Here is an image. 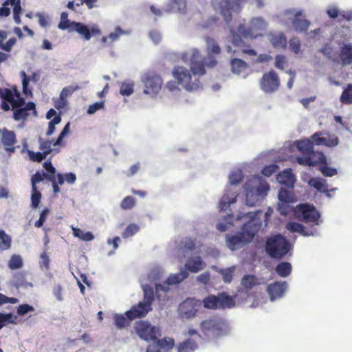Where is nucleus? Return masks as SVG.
<instances>
[{
  "instance_id": "1",
  "label": "nucleus",
  "mask_w": 352,
  "mask_h": 352,
  "mask_svg": "<svg viewBox=\"0 0 352 352\" xmlns=\"http://www.w3.org/2000/svg\"><path fill=\"white\" fill-rule=\"evenodd\" d=\"M206 43V50L208 58H202L201 52L197 48H193L189 52L182 54V60L187 63L189 61L190 71L195 76H203L206 74V67H214L217 64V61L213 55H217L221 53V48L217 42L209 37L205 38Z\"/></svg>"
},
{
  "instance_id": "2",
  "label": "nucleus",
  "mask_w": 352,
  "mask_h": 352,
  "mask_svg": "<svg viewBox=\"0 0 352 352\" xmlns=\"http://www.w3.org/2000/svg\"><path fill=\"white\" fill-rule=\"evenodd\" d=\"M262 214V211L258 210L256 212H249L244 217L249 219V221L244 223L242 231L235 235H227V245L228 248L234 250L252 241L259 231L262 222L258 214Z\"/></svg>"
},
{
  "instance_id": "3",
  "label": "nucleus",
  "mask_w": 352,
  "mask_h": 352,
  "mask_svg": "<svg viewBox=\"0 0 352 352\" xmlns=\"http://www.w3.org/2000/svg\"><path fill=\"white\" fill-rule=\"evenodd\" d=\"M319 52L333 63L341 65L343 67L349 66L352 64L351 43H340L338 51H335L333 47L329 43H326Z\"/></svg>"
},
{
  "instance_id": "4",
  "label": "nucleus",
  "mask_w": 352,
  "mask_h": 352,
  "mask_svg": "<svg viewBox=\"0 0 352 352\" xmlns=\"http://www.w3.org/2000/svg\"><path fill=\"white\" fill-rule=\"evenodd\" d=\"M200 329L206 337L211 338L226 336L229 332L226 320L218 316L204 320L200 324Z\"/></svg>"
},
{
  "instance_id": "5",
  "label": "nucleus",
  "mask_w": 352,
  "mask_h": 352,
  "mask_svg": "<svg viewBox=\"0 0 352 352\" xmlns=\"http://www.w3.org/2000/svg\"><path fill=\"white\" fill-rule=\"evenodd\" d=\"M265 248L270 257L281 258L290 250V244L285 237L276 234L267 239Z\"/></svg>"
},
{
  "instance_id": "6",
  "label": "nucleus",
  "mask_w": 352,
  "mask_h": 352,
  "mask_svg": "<svg viewBox=\"0 0 352 352\" xmlns=\"http://www.w3.org/2000/svg\"><path fill=\"white\" fill-rule=\"evenodd\" d=\"M236 296H232L226 292H220L218 294H210L202 300L204 307L208 309H226L235 306Z\"/></svg>"
},
{
  "instance_id": "7",
  "label": "nucleus",
  "mask_w": 352,
  "mask_h": 352,
  "mask_svg": "<svg viewBox=\"0 0 352 352\" xmlns=\"http://www.w3.org/2000/svg\"><path fill=\"white\" fill-rule=\"evenodd\" d=\"M295 215L297 219L306 223H312L318 225L320 214L314 206L308 204L298 205L295 209Z\"/></svg>"
},
{
  "instance_id": "8",
  "label": "nucleus",
  "mask_w": 352,
  "mask_h": 352,
  "mask_svg": "<svg viewBox=\"0 0 352 352\" xmlns=\"http://www.w3.org/2000/svg\"><path fill=\"white\" fill-rule=\"evenodd\" d=\"M173 74L177 80V83L182 85L184 88L187 91L197 90L200 87V82H191V74L190 71L184 67L176 66L173 71Z\"/></svg>"
},
{
  "instance_id": "9",
  "label": "nucleus",
  "mask_w": 352,
  "mask_h": 352,
  "mask_svg": "<svg viewBox=\"0 0 352 352\" xmlns=\"http://www.w3.org/2000/svg\"><path fill=\"white\" fill-rule=\"evenodd\" d=\"M188 276L186 270H182L179 273L172 274L168 276L166 281L162 284L155 285V295L159 300H165L166 293L169 290V285L179 283Z\"/></svg>"
},
{
  "instance_id": "10",
  "label": "nucleus",
  "mask_w": 352,
  "mask_h": 352,
  "mask_svg": "<svg viewBox=\"0 0 352 352\" xmlns=\"http://www.w3.org/2000/svg\"><path fill=\"white\" fill-rule=\"evenodd\" d=\"M135 329L140 338L146 341H155L161 336L160 329L146 321L135 322Z\"/></svg>"
},
{
  "instance_id": "11",
  "label": "nucleus",
  "mask_w": 352,
  "mask_h": 352,
  "mask_svg": "<svg viewBox=\"0 0 352 352\" xmlns=\"http://www.w3.org/2000/svg\"><path fill=\"white\" fill-rule=\"evenodd\" d=\"M259 82L261 89L267 94L276 91L280 85L279 77L273 69L265 73L260 79Z\"/></svg>"
},
{
  "instance_id": "12",
  "label": "nucleus",
  "mask_w": 352,
  "mask_h": 352,
  "mask_svg": "<svg viewBox=\"0 0 352 352\" xmlns=\"http://www.w3.org/2000/svg\"><path fill=\"white\" fill-rule=\"evenodd\" d=\"M266 23L261 18H254L251 20L250 25L245 28L244 25L239 27V32L244 37L256 38L261 36V31L265 28Z\"/></svg>"
},
{
  "instance_id": "13",
  "label": "nucleus",
  "mask_w": 352,
  "mask_h": 352,
  "mask_svg": "<svg viewBox=\"0 0 352 352\" xmlns=\"http://www.w3.org/2000/svg\"><path fill=\"white\" fill-rule=\"evenodd\" d=\"M242 7V0H221L219 8L221 14L228 23L232 21V12H239Z\"/></svg>"
},
{
  "instance_id": "14",
  "label": "nucleus",
  "mask_w": 352,
  "mask_h": 352,
  "mask_svg": "<svg viewBox=\"0 0 352 352\" xmlns=\"http://www.w3.org/2000/svg\"><path fill=\"white\" fill-rule=\"evenodd\" d=\"M311 139L316 146H325L335 147L339 144L340 140L337 135L327 131H321L314 133Z\"/></svg>"
},
{
  "instance_id": "15",
  "label": "nucleus",
  "mask_w": 352,
  "mask_h": 352,
  "mask_svg": "<svg viewBox=\"0 0 352 352\" xmlns=\"http://www.w3.org/2000/svg\"><path fill=\"white\" fill-rule=\"evenodd\" d=\"M244 188L245 190L246 203L250 206H254L256 205L260 199V197H263L267 195V191L269 190L267 184L264 186H261L255 188H250L249 183L246 182L244 184Z\"/></svg>"
},
{
  "instance_id": "16",
  "label": "nucleus",
  "mask_w": 352,
  "mask_h": 352,
  "mask_svg": "<svg viewBox=\"0 0 352 352\" xmlns=\"http://www.w3.org/2000/svg\"><path fill=\"white\" fill-rule=\"evenodd\" d=\"M200 305V301L198 300L192 298H186L179 305V314L182 318H192L197 315Z\"/></svg>"
},
{
  "instance_id": "17",
  "label": "nucleus",
  "mask_w": 352,
  "mask_h": 352,
  "mask_svg": "<svg viewBox=\"0 0 352 352\" xmlns=\"http://www.w3.org/2000/svg\"><path fill=\"white\" fill-rule=\"evenodd\" d=\"M144 85V92L146 94H156L161 89L162 80L161 77L153 73H146L142 78Z\"/></svg>"
},
{
  "instance_id": "18",
  "label": "nucleus",
  "mask_w": 352,
  "mask_h": 352,
  "mask_svg": "<svg viewBox=\"0 0 352 352\" xmlns=\"http://www.w3.org/2000/svg\"><path fill=\"white\" fill-rule=\"evenodd\" d=\"M296 162L302 166H315L318 164H327V158L322 152L314 149L307 155L296 157Z\"/></svg>"
},
{
  "instance_id": "19",
  "label": "nucleus",
  "mask_w": 352,
  "mask_h": 352,
  "mask_svg": "<svg viewBox=\"0 0 352 352\" xmlns=\"http://www.w3.org/2000/svg\"><path fill=\"white\" fill-rule=\"evenodd\" d=\"M152 310V307L144 302H140L138 305H133L131 309L126 311L125 315L129 320L135 318H141Z\"/></svg>"
},
{
  "instance_id": "20",
  "label": "nucleus",
  "mask_w": 352,
  "mask_h": 352,
  "mask_svg": "<svg viewBox=\"0 0 352 352\" xmlns=\"http://www.w3.org/2000/svg\"><path fill=\"white\" fill-rule=\"evenodd\" d=\"M0 140L7 151L10 153L15 151V148L13 146L16 142L14 132L6 129H0Z\"/></svg>"
},
{
  "instance_id": "21",
  "label": "nucleus",
  "mask_w": 352,
  "mask_h": 352,
  "mask_svg": "<svg viewBox=\"0 0 352 352\" xmlns=\"http://www.w3.org/2000/svg\"><path fill=\"white\" fill-rule=\"evenodd\" d=\"M292 24L296 32H306L308 30L311 23L305 19V16L303 14L302 12L300 10L295 13L292 21Z\"/></svg>"
},
{
  "instance_id": "22",
  "label": "nucleus",
  "mask_w": 352,
  "mask_h": 352,
  "mask_svg": "<svg viewBox=\"0 0 352 352\" xmlns=\"http://www.w3.org/2000/svg\"><path fill=\"white\" fill-rule=\"evenodd\" d=\"M287 283L285 281H276L270 284L267 287V291L272 300L283 296L287 289Z\"/></svg>"
},
{
  "instance_id": "23",
  "label": "nucleus",
  "mask_w": 352,
  "mask_h": 352,
  "mask_svg": "<svg viewBox=\"0 0 352 352\" xmlns=\"http://www.w3.org/2000/svg\"><path fill=\"white\" fill-rule=\"evenodd\" d=\"M32 111L34 116H36L35 104L30 102L23 107L15 109L14 110L13 118L15 120H26L30 115V111Z\"/></svg>"
},
{
  "instance_id": "24",
  "label": "nucleus",
  "mask_w": 352,
  "mask_h": 352,
  "mask_svg": "<svg viewBox=\"0 0 352 352\" xmlns=\"http://www.w3.org/2000/svg\"><path fill=\"white\" fill-rule=\"evenodd\" d=\"M278 182L289 188H293L296 178L291 169H286L277 175Z\"/></svg>"
},
{
  "instance_id": "25",
  "label": "nucleus",
  "mask_w": 352,
  "mask_h": 352,
  "mask_svg": "<svg viewBox=\"0 0 352 352\" xmlns=\"http://www.w3.org/2000/svg\"><path fill=\"white\" fill-rule=\"evenodd\" d=\"M231 71L237 75H243L245 77L247 74L248 65L240 58H233L230 61Z\"/></svg>"
},
{
  "instance_id": "26",
  "label": "nucleus",
  "mask_w": 352,
  "mask_h": 352,
  "mask_svg": "<svg viewBox=\"0 0 352 352\" xmlns=\"http://www.w3.org/2000/svg\"><path fill=\"white\" fill-rule=\"evenodd\" d=\"M186 268L190 272L197 273L206 267V263L200 256L190 258L185 264Z\"/></svg>"
},
{
  "instance_id": "27",
  "label": "nucleus",
  "mask_w": 352,
  "mask_h": 352,
  "mask_svg": "<svg viewBox=\"0 0 352 352\" xmlns=\"http://www.w3.org/2000/svg\"><path fill=\"white\" fill-rule=\"evenodd\" d=\"M126 31L123 30L120 27L116 28L113 32H111L108 36H102L100 43L102 45H111L115 41H118L122 35L126 34Z\"/></svg>"
},
{
  "instance_id": "28",
  "label": "nucleus",
  "mask_w": 352,
  "mask_h": 352,
  "mask_svg": "<svg viewBox=\"0 0 352 352\" xmlns=\"http://www.w3.org/2000/svg\"><path fill=\"white\" fill-rule=\"evenodd\" d=\"M269 41L275 48H285L287 45L286 36L283 32L271 33L269 34Z\"/></svg>"
},
{
  "instance_id": "29",
  "label": "nucleus",
  "mask_w": 352,
  "mask_h": 352,
  "mask_svg": "<svg viewBox=\"0 0 352 352\" xmlns=\"http://www.w3.org/2000/svg\"><path fill=\"white\" fill-rule=\"evenodd\" d=\"M232 43L236 47H241V51L244 54L252 56L256 55V51L252 49H250L249 46L245 44V42L242 39L241 36L237 34H233Z\"/></svg>"
},
{
  "instance_id": "30",
  "label": "nucleus",
  "mask_w": 352,
  "mask_h": 352,
  "mask_svg": "<svg viewBox=\"0 0 352 352\" xmlns=\"http://www.w3.org/2000/svg\"><path fill=\"white\" fill-rule=\"evenodd\" d=\"M314 141L310 139H304L297 141L296 147L302 155H307L314 150Z\"/></svg>"
},
{
  "instance_id": "31",
  "label": "nucleus",
  "mask_w": 352,
  "mask_h": 352,
  "mask_svg": "<svg viewBox=\"0 0 352 352\" xmlns=\"http://www.w3.org/2000/svg\"><path fill=\"white\" fill-rule=\"evenodd\" d=\"M286 228L292 232H298L303 236L313 235L314 232L307 231L305 227L297 222H289L286 224Z\"/></svg>"
},
{
  "instance_id": "32",
  "label": "nucleus",
  "mask_w": 352,
  "mask_h": 352,
  "mask_svg": "<svg viewBox=\"0 0 352 352\" xmlns=\"http://www.w3.org/2000/svg\"><path fill=\"white\" fill-rule=\"evenodd\" d=\"M67 30L69 32H76L83 36L85 40H88V27L80 23L72 21Z\"/></svg>"
},
{
  "instance_id": "33",
  "label": "nucleus",
  "mask_w": 352,
  "mask_h": 352,
  "mask_svg": "<svg viewBox=\"0 0 352 352\" xmlns=\"http://www.w3.org/2000/svg\"><path fill=\"white\" fill-rule=\"evenodd\" d=\"M177 348V352H193L197 348V344L194 340L188 338L180 342Z\"/></svg>"
},
{
  "instance_id": "34",
  "label": "nucleus",
  "mask_w": 352,
  "mask_h": 352,
  "mask_svg": "<svg viewBox=\"0 0 352 352\" xmlns=\"http://www.w3.org/2000/svg\"><path fill=\"white\" fill-rule=\"evenodd\" d=\"M25 275L26 272H21L15 274L14 285L16 287H22L24 289H28V287H33V284L26 280Z\"/></svg>"
},
{
  "instance_id": "35",
  "label": "nucleus",
  "mask_w": 352,
  "mask_h": 352,
  "mask_svg": "<svg viewBox=\"0 0 352 352\" xmlns=\"http://www.w3.org/2000/svg\"><path fill=\"white\" fill-rule=\"evenodd\" d=\"M309 184L316 188V190L322 192H328V186L327 184V182L324 179L322 178H311Z\"/></svg>"
},
{
  "instance_id": "36",
  "label": "nucleus",
  "mask_w": 352,
  "mask_h": 352,
  "mask_svg": "<svg viewBox=\"0 0 352 352\" xmlns=\"http://www.w3.org/2000/svg\"><path fill=\"white\" fill-rule=\"evenodd\" d=\"M275 270L280 277H287L292 272V265L288 262H281L276 265Z\"/></svg>"
},
{
  "instance_id": "37",
  "label": "nucleus",
  "mask_w": 352,
  "mask_h": 352,
  "mask_svg": "<svg viewBox=\"0 0 352 352\" xmlns=\"http://www.w3.org/2000/svg\"><path fill=\"white\" fill-rule=\"evenodd\" d=\"M340 100L342 104H352V83L348 84L343 89Z\"/></svg>"
},
{
  "instance_id": "38",
  "label": "nucleus",
  "mask_w": 352,
  "mask_h": 352,
  "mask_svg": "<svg viewBox=\"0 0 352 352\" xmlns=\"http://www.w3.org/2000/svg\"><path fill=\"white\" fill-rule=\"evenodd\" d=\"M17 316L12 313L3 314L0 312V329L8 324H16Z\"/></svg>"
},
{
  "instance_id": "39",
  "label": "nucleus",
  "mask_w": 352,
  "mask_h": 352,
  "mask_svg": "<svg viewBox=\"0 0 352 352\" xmlns=\"http://www.w3.org/2000/svg\"><path fill=\"white\" fill-rule=\"evenodd\" d=\"M144 292V302L149 306H151L154 301V291L153 288L149 285H146L143 287Z\"/></svg>"
},
{
  "instance_id": "40",
  "label": "nucleus",
  "mask_w": 352,
  "mask_h": 352,
  "mask_svg": "<svg viewBox=\"0 0 352 352\" xmlns=\"http://www.w3.org/2000/svg\"><path fill=\"white\" fill-rule=\"evenodd\" d=\"M7 96H6L7 99L10 100V104L12 106L13 109L21 108L25 107V100L22 98H19V99L15 100L12 91L9 89H6Z\"/></svg>"
},
{
  "instance_id": "41",
  "label": "nucleus",
  "mask_w": 352,
  "mask_h": 352,
  "mask_svg": "<svg viewBox=\"0 0 352 352\" xmlns=\"http://www.w3.org/2000/svg\"><path fill=\"white\" fill-rule=\"evenodd\" d=\"M11 245V239L3 230H0V250H8Z\"/></svg>"
},
{
  "instance_id": "42",
  "label": "nucleus",
  "mask_w": 352,
  "mask_h": 352,
  "mask_svg": "<svg viewBox=\"0 0 352 352\" xmlns=\"http://www.w3.org/2000/svg\"><path fill=\"white\" fill-rule=\"evenodd\" d=\"M236 195H234L232 198H230L228 195H223L219 204L220 210H227L231 204L234 203L236 201Z\"/></svg>"
},
{
  "instance_id": "43",
  "label": "nucleus",
  "mask_w": 352,
  "mask_h": 352,
  "mask_svg": "<svg viewBox=\"0 0 352 352\" xmlns=\"http://www.w3.org/2000/svg\"><path fill=\"white\" fill-rule=\"evenodd\" d=\"M43 168L47 172L43 173L44 177L49 181H52L55 177L56 169L53 166L52 162L48 161L45 162L43 164Z\"/></svg>"
},
{
  "instance_id": "44",
  "label": "nucleus",
  "mask_w": 352,
  "mask_h": 352,
  "mask_svg": "<svg viewBox=\"0 0 352 352\" xmlns=\"http://www.w3.org/2000/svg\"><path fill=\"white\" fill-rule=\"evenodd\" d=\"M23 259L20 255H13L8 263V267L11 270H17L23 267Z\"/></svg>"
},
{
  "instance_id": "45",
  "label": "nucleus",
  "mask_w": 352,
  "mask_h": 352,
  "mask_svg": "<svg viewBox=\"0 0 352 352\" xmlns=\"http://www.w3.org/2000/svg\"><path fill=\"white\" fill-rule=\"evenodd\" d=\"M243 178V175L241 170L238 169L236 170H233L229 175V182L230 183V184L232 185L237 184L241 181H242Z\"/></svg>"
},
{
  "instance_id": "46",
  "label": "nucleus",
  "mask_w": 352,
  "mask_h": 352,
  "mask_svg": "<svg viewBox=\"0 0 352 352\" xmlns=\"http://www.w3.org/2000/svg\"><path fill=\"white\" fill-rule=\"evenodd\" d=\"M139 230L140 228L138 225L135 223H131L123 231L122 236L124 239L129 238L135 234L139 231Z\"/></svg>"
},
{
  "instance_id": "47",
  "label": "nucleus",
  "mask_w": 352,
  "mask_h": 352,
  "mask_svg": "<svg viewBox=\"0 0 352 352\" xmlns=\"http://www.w3.org/2000/svg\"><path fill=\"white\" fill-rule=\"evenodd\" d=\"M133 82H124L120 86V93L122 96H130L133 93Z\"/></svg>"
},
{
  "instance_id": "48",
  "label": "nucleus",
  "mask_w": 352,
  "mask_h": 352,
  "mask_svg": "<svg viewBox=\"0 0 352 352\" xmlns=\"http://www.w3.org/2000/svg\"><path fill=\"white\" fill-rule=\"evenodd\" d=\"M256 278L254 275H245L241 280L242 285L246 289H252L256 285Z\"/></svg>"
},
{
  "instance_id": "49",
  "label": "nucleus",
  "mask_w": 352,
  "mask_h": 352,
  "mask_svg": "<svg viewBox=\"0 0 352 352\" xmlns=\"http://www.w3.org/2000/svg\"><path fill=\"white\" fill-rule=\"evenodd\" d=\"M135 205V200L131 196L124 197L120 203V207L123 210H130Z\"/></svg>"
},
{
  "instance_id": "50",
  "label": "nucleus",
  "mask_w": 352,
  "mask_h": 352,
  "mask_svg": "<svg viewBox=\"0 0 352 352\" xmlns=\"http://www.w3.org/2000/svg\"><path fill=\"white\" fill-rule=\"evenodd\" d=\"M79 89V87L78 85H69L67 87H64L60 94V97L62 98H64L65 100H67V98L71 96L72 94L77 91Z\"/></svg>"
},
{
  "instance_id": "51",
  "label": "nucleus",
  "mask_w": 352,
  "mask_h": 352,
  "mask_svg": "<svg viewBox=\"0 0 352 352\" xmlns=\"http://www.w3.org/2000/svg\"><path fill=\"white\" fill-rule=\"evenodd\" d=\"M291 202L279 201L278 204V210L280 214L286 216L289 214L293 210V208L289 205Z\"/></svg>"
},
{
  "instance_id": "52",
  "label": "nucleus",
  "mask_w": 352,
  "mask_h": 352,
  "mask_svg": "<svg viewBox=\"0 0 352 352\" xmlns=\"http://www.w3.org/2000/svg\"><path fill=\"white\" fill-rule=\"evenodd\" d=\"M279 201L293 202L294 199L291 193L286 189L280 188L278 192Z\"/></svg>"
},
{
  "instance_id": "53",
  "label": "nucleus",
  "mask_w": 352,
  "mask_h": 352,
  "mask_svg": "<svg viewBox=\"0 0 352 352\" xmlns=\"http://www.w3.org/2000/svg\"><path fill=\"white\" fill-rule=\"evenodd\" d=\"M72 21L68 19V14L65 12L61 13L60 21L58 25V28L63 30H67Z\"/></svg>"
},
{
  "instance_id": "54",
  "label": "nucleus",
  "mask_w": 352,
  "mask_h": 352,
  "mask_svg": "<svg viewBox=\"0 0 352 352\" xmlns=\"http://www.w3.org/2000/svg\"><path fill=\"white\" fill-rule=\"evenodd\" d=\"M128 319H129L128 318H125L122 314H116L114 315L115 324L119 329L124 328L128 324V323H129Z\"/></svg>"
},
{
  "instance_id": "55",
  "label": "nucleus",
  "mask_w": 352,
  "mask_h": 352,
  "mask_svg": "<svg viewBox=\"0 0 352 352\" xmlns=\"http://www.w3.org/2000/svg\"><path fill=\"white\" fill-rule=\"evenodd\" d=\"M41 197V192L37 190V188H32L31 201L32 207L36 208L38 206Z\"/></svg>"
},
{
  "instance_id": "56",
  "label": "nucleus",
  "mask_w": 352,
  "mask_h": 352,
  "mask_svg": "<svg viewBox=\"0 0 352 352\" xmlns=\"http://www.w3.org/2000/svg\"><path fill=\"white\" fill-rule=\"evenodd\" d=\"M160 345L162 348H166L170 349L174 346L175 341L173 338H164L162 339H157L155 340Z\"/></svg>"
},
{
  "instance_id": "57",
  "label": "nucleus",
  "mask_w": 352,
  "mask_h": 352,
  "mask_svg": "<svg viewBox=\"0 0 352 352\" xmlns=\"http://www.w3.org/2000/svg\"><path fill=\"white\" fill-rule=\"evenodd\" d=\"M28 153L30 159L34 162H41L43 160L45 159L47 155L45 153L43 152H34L31 151H28Z\"/></svg>"
},
{
  "instance_id": "58",
  "label": "nucleus",
  "mask_w": 352,
  "mask_h": 352,
  "mask_svg": "<svg viewBox=\"0 0 352 352\" xmlns=\"http://www.w3.org/2000/svg\"><path fill=\"white\" fill-rule=\"evenodd\" d=\"M220 274L224 283H230L233 278V270L231 268H227L220 270Z\"/></svg>"
},
{
  "instance_id": "59",
  "label": "nucleus",
  "mask_w": 352,
  "mask_h": 352,
  "mask_svg": "<svg viewBox=\"0 0 352 352\" xmlns=\"http://www.w3.org/2000/svg\"><path fill=\"white\" fill-rule=\"evenodd\" d=\"M61 122L60 116H55L51 121H50L48 124V130L46 133L47 136L52 135L55 131V126Z\"/></svg>"
},
{
  "instance_id": "60",
  "label": "nucleus",
  "mask_w": 352,
  "mask_h": 352,
  "mask_svg": "<svg viewBox=\"0 0 352 352\" xmlns=\"http://www.w3.org/2000/svg\"><path fill=\"white\" fill-rule=\"evenodd\" d=\"M320 171L324 176L332 177L338 173L337 169L335 168L329 167L327 164H322L320 167Z\"/></svg>"
},
{
  "instance_id": "61",
  "label": "nucleus",
  "mask_w": 352,
  "mask_h": 352,
  "mask_svg": "<svg viewBox=\"0 0 352 352\" xmlns=\"http://www.w3.org/2000/svg\"><path fill=\"white\" fill-rule=\"evenodd\" d=\"M287 65V59L284 55L278 54L275 56V67L279 69H284Z\"/></svg>"
},
{
  "instance_id": "62",
  "label": "nucleus",
  "mask_w": 352,
  "mask_h": 352,
  "mask_svg": "<svg viewBox=\"0 0 352 352\" xmlns=\"http://www.w3.org/2000/svg\"><path fill=\"white\" fill-rule=\"evenodd\" d=\"M38 143H39V148L43 151V153H45L46 155H48L51 153L52 148V142L51 141H45L43 140L42 138L38 139Z\"/></svg>"
},
{
  "instance_id": "63",
  "label": "nucleus",
  "mask_w": 352,
  "mask_h": 352,
  "mask_svg": "<svg viewBox=\"0 0 352 352\" xmlns=\"http://www.w3.org/2000/svg\"><path fill=\"white\" fill-rule=\"evenodd\" d=\"M278 169V166L276 164H270L265 166L261 173L263 175L266 177H270L274 173H275Z\"/></svg>"
},
{
  "instance_id": "64",
  "label": "nucleus",
  "mask_w": 352,
  "mask_h": 352,
  "mask_svg": "<svg viewBox=\"0 0 352 352\" xmlns=\"http://www.w3.org/2000/svg\"><path fill=\"white\" fill-rule=\"evenodd\" d=\"M182 248L186 250H192L195 248V242L190 238H186L181 242Z\"/></svg>"
}]
</instances>
